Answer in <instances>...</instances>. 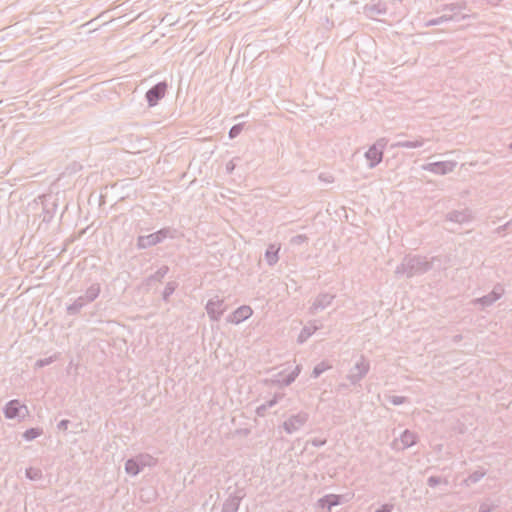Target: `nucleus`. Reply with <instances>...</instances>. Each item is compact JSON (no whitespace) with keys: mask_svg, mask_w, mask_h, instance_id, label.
Masks as SVG:
<instances>
[{"mask_svg":"<svg viewBox=\"0 0 512 512\" xmlns=\"http://www.w3.org/2000/svg\"><path fill=\"white\" fill-rule=\"evenodd\" d=\"M166 84L159 83L147 92V99L150 105H155L159 99H161L166 92Z\"/></svg>","mask_w":512,"mask_h":512,"instance_id":"obj_1","label":"nucleus"},{"mask_svg":"<svg viewBox=\"0 0 512 512\" xmlns=\"http://www.w3.org/2000/svg\"><path fill=\"white\" fill-rule=\"evenodd\" d=\"M252 314V310L248 306H243L237 309L232 317V321L235 323H239L245 319H247Z\"/></svg>","mask_w":512,"mask_h":512,"instance_id":"obj_2","label":"nucleus"},{"mask_svg":"<svg viewBox=\"0 0 512 512\" xmlns=\"http://www.w3.org/2000/svg\"><path fill=\"white\" fill-rule=\"evenodd\" d=\"M22 409H24V407L21 406L17 401H11L5 409V415L7 418H14L20 414Z\"/></svg>","mask_w":512,"mask_h":512,"instance_id":"obj_3","label":"nucleus"},{"mask_svg":"<svg viewBox=\"0 0 512 512\" xmlns=\"http://www.w3.org/2000/svg\"><path fill=\"white\" fill-rule=\"evenodd\" d=\"M366 157L371 160V165H375L376 163L380 162L382 152L376 147H372L367 151Z\"/></svg>","mask_w":512,"mask_h":512,"instance_id":"obj_4","label":"nucleus"},{"mask_svg":"<svg viewBox=\"0 0 512 512\" xmlns=\"http://www.w3.org/2000/svg\"><path fill=\"white\" fill-rule=\"evenodd\" d=\"M159 240V233L157 234H152L146 238H141V245L143 247H145L146 245H149V244H154L156 243L157 241Z\"/></svg>","mask_w":512,"mask_h":512,"instance_id":"obj_5","label":"nucleus"},{"mask_svg":"<svg viewBox=\"0 0 512 512\" xmlns=\"http://www.w3.org/2000/svg\"><path fill=\"white\" fill-rule=\"evenodd\" d=\"M126 470L128 473L136 474L138 472L137 464L132 460L128 461L126 463Z\"/></svg>","mask_w":512,"mask_h":512,"instance_id":"obj_6","label":"nucleus"},{"mask_svg":"<svg viewBox=\"0 0 512 512\" xmlns=\"http://www.w3.org/2000/svg\"><path fill=\"white\" fill-rule=\"evenodd\" d=\"M38 435H40V431L36 430V429H31L29 431H27L25 433V437L27 439H33V438H36Z\"/></svg>","mask_w":512,"mask_h":512,"instance_id":"obj_7","label":"nucleus"},{"mask_svg":"<svg viewBox=\"0 0 512 512\" xmlns=\"http://www.w3.org/2000/svg\"><path fill=\"white\" fill-rule=\"evenodd\" d=\"M402 439L405 443H413L414 441V436L411 434V433H404L403 436H402Z\"/></svg>","mask_w":512,"mask_h":512,"instance_id":"obj_8","label":"nucleus"},{"mask_svg":"<svg viewBox=\"0 0 512 512\" xmlns=\"http://www.w3.org/2000/svg\"><path fill=\"white\" fill-rule=\"evenodd\" d=\"M239 131H240V128H238V127H236V126H235V127H233V128L230 130V136H231V137H234L235 135H237V134L239 133Z\"/></svg>","mask_w":512,"mask_h":512,"instance_id":"obj_9","label":"nucleus"}]
</instances>
